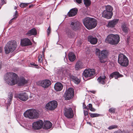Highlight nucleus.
Here are the masks:
<instances>
[{"mask_svg": "<svg viewBox=\"0 0 133 133\" xmlns=\"http://www.w3.org/2000/svg\"><path fill=\"white\" fill-rule=\"evenodd\" d=\"M58 105L57 102L55 101H52L48 102L45 106L46 109L50 110H53L55 109Z\"/></svg>", "mask_w": 133, "mask_h": 133, "instance_id": "10", "label": "nucleus"}, {"mask_svg": "<svg viewBox=\"0 0 133 133\" xmlns=\"http://www.w3.org/2000/svg\"><path fill=\"white\" fill-rule=\"evenodd\" d=\"M121 28L122 30L124 32H128V28L126 26L125 23H123L122 24L121 26Z\"/></svg>", "mask_w": 133, "mask_h": 133, "instance_id": "31", "label": "nucleus"}, {"mask_svg": "<svg viewBox=\"0 0 133 133\" xmlns=\"http://www.w3.org/2000/svg\"><path fill=\"white\" fill-rule=\"evenodd\" d=\"M83 109H87V108L86 107V105H84L83 104Z\"/></svg>", "mask_w": 133, "mask_h": 133, "instance_id": "49", "label": "nucleus"}, {"mask_svg": "<svg viewBox=\"0 0 133 133\" xmlns=\"http://www.w3.org/2000/svg\"><path fill=\"white\" fill-rule=\"evenodd\" d=\"M15 97L23 101H26L28 98V96L27 94L25 92L19 94L15 95Z\"/></svg>", "mask_w": 133, "mask_h": 133, "instance_id": "13", "label": "nucleus"}, {"mask_svg": "<svg viewBox=\"0 0 133 133\" xmlns=\"http://www.w3.org/2000/svg\"><path fill=\"white\" fill-rule=\"evenodd\" d=\"M43 125L42 121L40 120L34 122L32 124V127L35 129H39L42 128Z\"/></svg>", "mask_w": 133, "mask_h": 133, "instance_id": "14", "label": "nucleus"}, {"mask_svg": "<svg viewBox=\"0 0 133 133\" xmlns=\"http://www.w3.org/2000/svg\"><path fill=\"white\" fill-rule=\"evenodd\" d=\"M30 64H31V65H34V66H37V64H35L34 63H31Z\"/></svg>", "mask_w": 133, "mask_h": 133, "instance_id": "48", "label": "nucleus"}, {"mask_svg": "<svg viewBox=\"0 0 133 133\" xmlns=\"http://www.w3.org/2000/svg\"><path fill=\"white\" fill-rule=\"evenodd\" d=\"M21 43L22 45L24 46L31 45L32 44V43L30 40L26 38L22 40L21 41Z\"/></svg>", "mask_w": 133, "mask_h": 133, "instance_id": "17", "label": "nucleus"}, {"mask_svg": "<svg viewBox=\"0 0 133 133\" xmlns=\"http://www.w3.org/2000/svg\"><path fill=\"white\" fill-rule=\"evenodd\" d=\"M68 56L69 59L70 61L73 62L76 59V56L73 52H70Z\"/></svg>", "mask_w": 133, "mask_h": 133, "instance_id": "27", "label": "nucleus"}, {"mask_svg": "<svg viewBox=\"0 0 133 133\" xmlns=\"http://www.w3.org/2000/svg\"><path fill=\"white\" fill-rule=\"evenodd\" d=\"M88 41L90 43L93 44H96L97 42V39L95 37L92 36H89L88 38Z\"/></svg>", "mask_w": 133, "mask_h": 133, "instance_id": "19", "label": "nucleus"}, {"mask_svg": "<svg viewBox=\"0 0 133 133\" xmlns=\"http://www.w3.org/2000/svg\"><path fill=\"white\" fill-rule=\"evenodd\" d=\"M18 15V14L17 12V11H16L15 12V14L14 16V18L9 21V23L11 24L12 23V20H15L17 17Z\"/></svg>", "mask_w": 133, "mask_h": 133, "instance_id": "33", "label": "nucleus"}, {"mask_svg": "<svg viewBox=\"0 0 133 133\" xmlns=\"http://www.w3.org/2000/svg\"><path fill=\"white\" fill-rule=\"evenodd\" d=\"M117 126H116V125H112L108 127V129L109 130H111L112 129L116 128H117Z\"/></svg>", "mask_w": 133, "mask_h": 133, "instance_id": "41", "label": "nucleus"}, {"mask_svg": "<svg viewBox=\"0 0 133 133\" xmlns=\"http://www.w3.org/2000/svg\"><path fill=\"white\" fill-rule=\"evenodd\" d=\"M84 3L86 6H88L90 5L91 2L90 0H83Z\"/></svg>", "mask_w": 133, "mask_h": 133, "instance_id": "36", "label": "nucleus"}, {"mask_svg": "<svg viewBox=\"0 0 133 133\" xmlns=\"http://www.w3.org/2000/svg\"><path fill=\"white\" fill-rule=\"evenodd\" d=\"M84 115L85 116H86L88 114V112L86 110H84Z\"/></svg>", "mask_w": 133, "mask_h": 133, "instance_id": "45", "label": "nucleus"}, {"mask_svg": "<svg viewBox=\"0 0 133 133\" xmlns=\"http://www.w3.org/2000/svg\"><path fill=\"white\" fill-rule=\"evenodd\" d=\"M52 126V123L50 122L47 121H45L44 122L43 128L47 129L50 128Z\"/></svg>", "mask_w": 133, "mask_h": 133, "instance_id": "26", "label": "nucleus"}, {"mask_svg": "<svg viewBox=\"0 0 133 133\" xmlns=\"http://www.w3.org/2000/svg\"><path fill=\"white\" fill-rule=\"evenodd\" d=\"M131 125L132 126H133V121L132 122V124H131Z\"/></svg>", "mask_w": 133, "mask_h": 133, "instance_id": "57", "label": "nucleus"}, {"mask_svg": "<svg viewBox=\"0 0 133 133\" xmlns=\"http://www.w3.org/2000/svg\"><path fill=\"white\" fill-rule=\"evenodd\" d=\"M112 15V13L109 12L107 11H104L103 12V16L108 19L111 18Z\"/></svg>", "mask_w": 133, "mask_h": 133, "instance_id": "23", "label": "nucleus"}, {"mask_svg": "<svg viewBox=\"0 0 133 133\" xmlns=\"http://www.w3.org/2000/svg\"><path fill=\"white\" fill-rule=\"evenodd\" d=\"M66 32L68 37H72V32L71 30L68 29H66Z\"/></svg>", "mask_w": 133, "mask_h": 133, "instance_id": "34", "label": "nucleus"}, {"mask_svg": "<svg viewBox=\"0 0 133 133\" xmlns=\"http://www.w3.org/2000/svg\"><path fill=\"white\" fill-rule=\"evenodd\" d=\"M115 109L114 108H111L109 110V112H110L115 113Z\"/></svg>", "mask_w": 133, "mask_h": 133, "instance_id": "42", "label": "nucleus"}, {"mask_svg": "<svg viewBox=\"0 0 133 133\" xmlns=\"http://www.w3.org/2000/svg\"><path fill=\"white\" fill-rule=\"evenodd\" d=\"M70 76L71 79H72L75 84H78L80 82V80L76 77L71 75H70Z\"/></svg>", "mask_w": 133, "mask_h": 133, "instance_id": "29", "label": "nucleus"}, {"mask_svg": "<svg viewBox=\"0 0 133 133\" xmlns=\"http://www.w3.org/2000/svg\"><path fill=\"white\" fill-rule=\"evenodd\" d=\"M24 115L26 117L33 119L37 118L38 117L39 114L37 110L31 109L26 111L24 113Z\"/></svg>", "mask_w": 133, "mask_h": 133, "instance_id": "4", "label": "nucleus"}, {"mask_svg": "<svg viewBox=\"0 0 133 133\" xmlns=\"http://www.w3.org/2000/svg\"><path fill=\"white\" fill-rule=\"evenodd\" d=\"M41 85L44 88H47L51 84V81L49 80H42L40 82Z\"/></svg>", "mask_w": 133, "mask_h": 133, "instance_id": "16", "label": "nucleus"}, {"mask_svg": "<svg viewBox=\"0 0 133 133\" xmlns=\"http://www.w3.org/2000/svg\"><path fill=\"white\" fill-rule=\"evenodd\" d=\"M27 82V81L25 79L22 78L18 82V84L19 86H21L25 84Z\"/></svg>", "mask_w": 133, "mask_h": 133, "instance_id": "32", "label": "nucleus"}, {"mask_svg": "<svg viewBox=\"0 0 133 133\" xmlns=\"http://www.w3.org/2000/svg\"><path fill=\"white\" fill-rule=\"evenodd\" d=\"M17 46V44L15 41H9L6 44L4 48L5 53L8 54L16 50Z\"/></svg>", "mask_w": 133, "mask_h": 133, "instance_id": "3", "label": "nucleus"}, {"mask_svg": "<svg viewBox=\"0 0 133 133\" xmlns=\"http://www.w3.org/2000/svg\"><path fill=\"white\" fill-rule=\"evenodd\" d=\"M118 22L117 19H114L109 22L108 25L110 27H113Z\"/></svg>", "mask_w": 133, "mask_h": 133, "instance_id": "25", "label": "nucleus"}, {"mask_svg": "<svg viewBox=\"0 0 133 133\" xmlns=\"http://www.w3.org/2000/svg\"><path fill=\"white\" fill-rule=\"evenodd\" d=\"M122 76V75H120L118 72H115L110 74V78H112L114 77L116 79H117L118 78Z\"/></svg>", "mask_w": 133, "mask_h": 133, "instance_id": "24", "label": "nucleus"}, {"mask_svg": "<svg viewBox=\"0 0 133 133\" xmlns=\"http://www.w3.org/2000/svg\"><path fill=\"white\" fill-rule=\"evenodd\" d=\"M2 68V64H1L0 63V69H1Z\"/></svg>", "mask_w": 133, "mask_h": 133, "instance_id": "53", "label": "nucleus"}, {"mask_svg": "<svg viewBox=\"0 0 133 133\" xmlns=\"http://www.w3.org/2000/svg\"><path fill=\"white\" fill-rule=\"evenodd\" d=\"M13 95L12 93H10L8 95V98L7 101V107L9 106L11 104Z\"/></svg>", "mask_w": 133, "mask_h": 133, "instance_id": "30", "label": "nucleus"}, {"mask_svg": "<svg viewBox=\"0 0 133 133\" xmlns=\"http://www.w3.org/2000/svg\"><path fill=\"white\" fill-rule=\"evenodd\" d=\"M76 2L78 4H80L82 3V0H76Z\"/></svg>", "mask_w": 133, "mask_h": 133, "instance_id": "46", "label": "nucleus"}, {"mask_svg": "<svg viewBox=\"0 0 133 133\" xmlns=\"http://www.w3.org/2000/svg\"><path fill=\"white\" fill-rule=\"evenodd\" d=\"M114 133H127V132H125L124 131H121L120 130H118L116 131Z\"/></svg>", "mask_w": 133, "mask_h": 133, "instance_id": "43", "label": "nucleus"}, {"mask_svg": "<svg viewBox=\"0 0 133 133\" xmlns=\"http://www.w3.org/2000/svg\"><path fill=\"white\" fill-rule=\"evenodd\" d=\"M64 61H65V62H66V61H67V59L66 58H65V57L64 58Z\"/></svg>", "mask_w": 133, "mask_h": 133, "instance_id": "50", "label": "nucleus"}, {"mask_svg": "<svg viewBox=\"0 0 133 133\" xmlns=\"http://www.w3.org/2000/svg\"><path fill=\"white\" fill-rule=\"evenodd\" d=\"M95 74L94 69H88L84 70L83 73V76L86 78L91 77L90 78H91L94 76Z\"/></svg>", "mask_w": 133, "mask_h": 133, "instance_id": "9", "label": "nucleus"}, {"mask_svg": "<svg viewBox=\"0 0 133 133\" xmlns=\"http://www.w3.org/2000/svg\"><path fill=\"white\" fill-rule=\"evenodd\" d=\"M31 5V6H33V5Z\"/></svg>", "mask_w": 133, "mask_h": 133, "instance_id": "59", "label": "nucleus"}, {"mask_svg": "<svg viewBox=\"0 0 133 133\" xmlns=\"http://www.w3.org/2000/svg\"><path fill=\"white\" fill-rule=\"evenodd\" d=\"M2 1V5H3L4 4H5L6 3V2L5 0H1Z\"/></svg>", "mask_w": 133, "mask_h": 133, "instance_id": "47", "label": "nucleus"}, {"mask_svg": "<svg viewBox=\"0 0 133 133\" xmlns=\"http://www.w3.org/2000/svg\"><path fill=\"white\" fill-rule=\"evenodd\" d=\"M4 79L6 83L9 85H13L17 83L18 78L16 74L9 72L5 75Z\"/></svg>", "mask_w": 133, "mask_h": 133, "instance_id": "1", "label": "nucleus"}, {"mask_svg": "<svg viewBox=\"0 0 133 133\" xmlns=\"http://www.w3.org/2000/svg\"><path fill=\"white\" fill-rule=\"evenodd\" d=\"M17 9V7L15 6L14 8V9L15 10V9Z\"/></svg>", "mask_w": 133, "mask_h": 133, "instance_id": "54", "label": "nucleus"}, {"mask_svg": "<svg viewBox=\"0 0 133 133\" xmlns=\"http://www.w3.org/2000/svg\"><path fill=\"white\" fill-rule=\"evenodd\" d=\"M120 37L118 35L111 34L108 36L106 39L107 42L111 44H116L119 42Z\"/></svg>", "mask_w": 133, "mask_h": 133, "instance_id": "5", "label": "nucleus"}, {"mask_svg": "<svg viewBox=\"0 0 133 133\" xmlns=\"http://www.w3.org/2000/svg\"><path fill=\"white\" fill-rule=\"evenodd\" d=\"M64 115L65 116L68 118H72L74 116V113L72 109L71 108H65Z\"/></svg>", "mask_w": 133, "mask_h": 133, "instance_id": "12", "label": "nucleus"}, {"mask_svg": "<svg viewBox=\"0 0 133 133\" xmlns=\"http://www.w3.org/2000/svg\"><path fill=\"white\" fill-rule=\"evenodd\" d=\"M78 11V9L76 8L72 9L68 13V15L69 17L74 16L77 14Z\"/></svg>", "mask_w": 133, "mask_h": 133, "instance_id": "18", "label": "nucleus"}, {"mask_svg": "<svg viewBox=\"0 0 133 133\" xmlns=\"http://www.w3.org/2000/svg\"><path fill=\"white\" fill-rule=\"evenodd\" d=\"M84 67V66L83 63L80 61H77L75 66V69L76 70H79Z\"/></svg>", "mask_w": 133, "mask_h": 133, "instance_id": "20", "label": "nucleus"}, {"mask_svg": "<svg viewBox=\"0 0 133 133\" xmlns=\"http://www.w3.org/2000/svg\"><path fill=\"white\" fill-rule=\"evenodd\" d=\"M113 8L110 5H108L106 7V10L105 11H107L109 12H112Z\"/></svg>", "mask_w": 133, "mask_h": 133, "instance_id": "35", "label": "nucleus"}, {"mask_svg": "<svg viewBox=\"0 0 133 133\" xmlns=\"http://www.w3.org/2000/svg\"><path fill=\"white\" fill-rule=\"evenodd\" d=\"M51 28L50 26H49L47 30V32L48 35L49 36Z\"/></svg>", "mask_w": 133, "mask_h": 133, "instance_id": "44", "label": "nucleus"}, {"mask_svg": "<svg viewBox=\"0 0 133 133\" xmlns=\"http://www.w3.org/2000/svg\"><path fill=\"white\" fill-rule=\"evenodd\" d=\"M83 22L85 26L89 30L94 28L97 25V22L95 19L89 17L84 18Z\"/></svg>", "mask_w": 133, "mask_h": 133, "instance_id": "2", "label": "nucleus"}, {"mask_svg": "<svg viewBox=\"0 0 133 133\" xmlns=\"http://www.w3.org/2000/svg\"><path fill=\"white\" fill-rule=\"evenodd\" d=\"M45 48H43V51H44V52H45Z\"/></svg>", "mask_w": 133, "mask_h": 133, "instance_id": "51", "label": "nucleus"}, {"mask_svg": "<svg viewBox=\"0 0 133 133\" xmlns=\"http://www.w3.org/2000/svg\"><path fill=\"white\" fill-rule=\"evenodd\" d=\"M31 7V5H30V6H29V8H30Z\"/></svg>", "mask_w": 133, "mask_h": 133, "instance_id": "58", "label": "nucleus"}, {"mask_svg": "<svg viewBox=\"0 0 133 133\" xmlns=\"http://www.w3.org/2000/svg\"><path fill=\"white\" fill-rule=\"evenodd\" d=\"M89 114L90 116L92 117H98L100 116L99 114L97 113H89Z\"/></svg>", "mask_w": 133, "mask_h": 133, "instance_id": "37", "label": "nucleus"}, {"mask_svg": "<svg viewBox=\"0 0 133 133\" xmlns=\"http://www.w3.org/2000/svg\"><path fill=\"white\" fill-rule=\"evenodd\" d=\"M54 87L55 90L59 91L62 90L63 87V86L61 83L57 82L55 84Z\"/></svg>", "mask_w": 133, "mask_h": 133, "instance_id": "22", "label": "nucleus"}, {"mask_svg": "<svg viewBox=\"0 0 133 133\" xmlns=\"http://www.w3.org/2000/svg\"><path fill=\"white\" fill-rule=\"evenodd\" d=\"M87 123L90 124H91V123L90 122H87Z\"/></svg>", "mask_w": 133, "mask_h": 133, "instance_id": "56", "label": "nucleus"}, {"mask_svg": "<svg viewBox=\"0 0 133 133\" xmlns=\"http://www.w3.org/2000/svg\"><path fill=\"white\" fill-rule=\"evenodd\" d=\"M107 78L104 76H100L97 79L98 82L100 84H104L107 81Z\"/></svg>", "mask_w": 133, "mask_h": 133, "instance_id": "21", "label": "nucleus"}, {"mask_svg": "<svg viewBox=\"0 0 133 133\" xmlns=\"http://www.w3.org/2000/svg\"><path fill=\"white\" fill-rule=\"evenodd\" d=\"M42 53L43 55V56L44 55V51H42Z\"/></svg>", "mask_w": 133, "mask_h": 133, "instance_id": "52", "label": "nucleus"}, {"mask_svg": "<svg viewBox=\"0 0 133 133\" xmlns=\"http://www.w3.org/2000/svg\"><path fill=\"white\" fill-rule=\"evenodd\" d=\"M95 53L97 55H98L101 62L104 63L106 62L105 58L107 57L108 53L107 50H104L100 52L99 49H97Z\"/></svg>", "mask_w": 133, "mask_h": 133, "instance_id": "6", "label": "nucleus"}, {"mask_svg": "<svg viewBox=\"0 0 133 133\" xmlns=\"http://www.w3.org/2000/svg\"><path fill=\"white\" fill-rule=\"evenodd\" d=\"M55 72L58 76L63 78L68 74L69 71L65 68H60L55 70Z\"/></svg>", "mask_w": 133, "mask_h": 133, "instance_id": "8", "label": "nucleus"}, {"mask_svg": "<svg viewBox=\"0 0 133 133\" xmlns=\"http://www.w3.org/2000/svg\"><path fill=\"white\" fill-rule=\"evenodd\" d=\"M38 61L39 63H42L43 61V58L42 55L40 54L39 55Z\"/></svg>", "mask_w": 133, "mask_h": 133, "instance_id": "39", "label": "nucleus"}, {"mask_svg": "<svg viewBox=\"0 0 133 133\" xmlns=\"http://www.w3.org/2000/svg\"><path fill=\"white\" fill-rule=\"evenodd\" d=\"M81 24L76 20L72 21L70 23V26L72 29L74 30H76L79 28Z\"/></svg>", "mask_w": 133, "mask_h": 133, "instance_id": "15", "label": "nucleus"}, {"mask_svg": "<svg viewBox=\"0 0 133 133\" xmlns=\"http://www.w3.org/2000/svg\"><path fill=\"white\" fill-rule=\"evenodd\" d=\"M74 94V91L73 89L71 88H69L65 93L64 96L65 99L68 100L71 99L73 96Z\"/></svg>", "mask_w": 133, "mask_h": 133, "instance_id": "11", "label": "nucleus"}, {"mask_svg": "<svg viewBox=\"0 0 133 133\" xmlns=\"http://www.w3.org/2000/svg\"><path fill=\"white\" fill-rule=\"evenodd\" d=\"M37 31L35 28H33L31 30L29 31L26 34L27 35L29 36L32 35H34L36 34Z\"/></svg>", "mask_w": 133, "mask_h": 133, "instance_id": "28", "label": "nucleus"}, {"mask_svg": "<svg viewBox=\"0 0 133 133\" xmlns=\"http://www.w3.org/2000/svg\"><path fill=\"white\" fill-rule=\"evenodd\" d=\"M88 108L92 111H95L96 110L93 108L92 107V105L91 104H89L88 105Z\"/></svg>", "mask_w": 133, "mask_h": 133, "instance_id": "38", "label": "nucleus"}, {"mask_svg": "<svg viewBox=\"0 0 133 133\" xmlns=\"http://www.w3.org/2000/svg\"><path fill=\"white\" fill-rule=\"evenodd\" d=\"M118 62L121 65L125 66H127L129 64V61L128 58L125 55L122 54L119 55Z\"/></svg>", "mask_w": 133, "mask_h": 133, "instance_id": "7", "label": "nucleus"}, {"mask_svg": "<svg viewBox=\"0 0 133 133\" xmlns=\"http://www.w3.org/2000/svg\"><path fill=\"white\" fill-rule=\"evenodd\" d=\"M29 4V3H21L20 6L21 8H25Z\"/></svg>", "mask_w": 133, "mask_h": 133, "instance_id": "40", "label": "nucleus"}, {"mask_svg": "<svg viewBox=\"0 0 133 133\" xmlns=\"http://www.w3.org/2000/svg\"><path fill=\"white\" fill-rule=\"evenodd\" d=\"M90 92H92L93 93H94V91H90Z\"/></svg>", "mask_w": 133, "mask_h": 133, "instance_id": "55", "label": "nucleus"}]
</instances>
